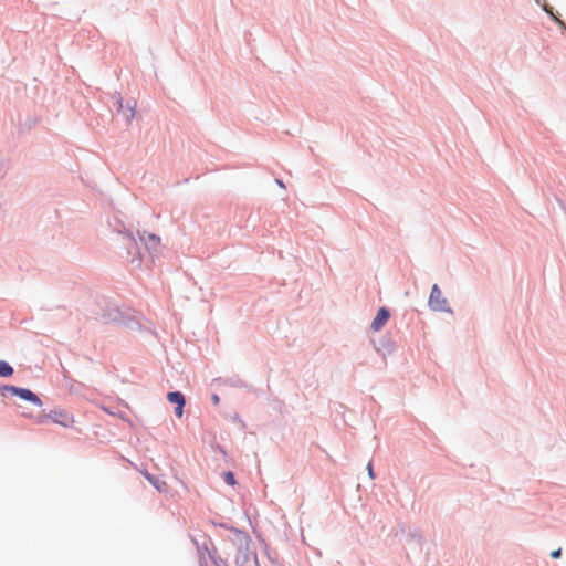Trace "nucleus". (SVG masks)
<instances>
[{
	"mask_svg": "<svg viewBox=\"0 0 566 566\" xmlns=\"http://www.w3.org/2000/svg\"><path fill=\"white\" fill-rule=\"evenodd\" d=\"M23 417L33 419L36 423H44L46 421H51L64 428H71L75 423L74 416L66 411L65 409L61 408L51 410L49 413L42 412L38 416H33L31 413H23Z\"/></svg>",
	"mask_w": 566,
	"mask_h": 566,
	"instance_id": "nucleus-1",
	"label": "nucleus"
},
{
	"mask_svg": "<svg viewBox=\"0 0 566 566\" xmlns=\"http://www.w3.org/2000/svg\"><path fill=\"white\" fill-rule=\"evenodd\" d=\"M0 392L3 397L10 394L20 397L23 400L30 401L31 403L38 407L42 406V401L39 398V396L27 388H19L15 386L6 385L0 388Z\"/></svg>",
	"mask_w": 566,
	"mask_h": 566,
	"instance_id": "nucleus-2",
	"label": "nucleus"
},
{
	"mask_svg": "<svg viewBox=\"0 0 566 566\" xmlns=\"http://www.w3.org/2000/svg\"><path fill=\"white\" fill-rule=\"evenodd\" d=\"M429 307L437 312H448V301L443 297L441 290L437 284L431 289V293L428 301Z\"/></svg>",
	"mask_w": 566,
	"mask_h": 566,
	"instance_id": "nucleus-3",
	"label": "nucleus"
},
{
	"mask_svg": "<svg viewBox=\"0 0 566 566\" xmlns=\"http://www.w3.org/2000/svg\"><path fill=\"white\" fill-rule=\"evenodd\" d=\"M389 317H390L389 311L386 307H380L376 317L374 318V321L371 323V328L375 332L380 331L385 326V324L388 322Z\"/></svg>",
	"mask_w": 566,
	"mask_h": 566,
	"instance_id": "nucleus-4",
	"label": "nucleus"
},
{
	"mask_svg": "<svg viewBox=\"0 0 566 566\" xmlns=\"http://www.w3.org/2000/svg\"><path fill=\"white\" fill-rule=\"evenodd\" d=\"M167 399L171 403H176L177 407L175 409V413L178 418L182 416L184 412V406H185V397L179 391H172L167 395Z\"/></svg>",
	"mask_w": 566,
	"mask_h": 566,
	"instance_id": "nucleus-5",
	"label": "nucleus"
},
{
	"mask_svg": "<svg viewBox=\"0 0 566 566\" xmlns=\"http://www.w3.org/2000/svg\"><path fill=\"white\" fill-rule=\"evenodd\" d=\"M139 239L149 251H157L160 244L159 237L153 233H144L139 237Z\"/></svg>",
	"mask_w": 566,
	"mask_h": 566,
	"instance_id": "nucleus-6",
	"label": "nucleus"
},
{
	"mask_svg": "<svg viewBox=\"0 0 566 566\" xmlns=\"http://www.w3.org/2000/svg\"><path fill=\"white\" fill-rule=\"evenodd\" d=\"M13 374V368L3 360H0V376L10 377Z\"/></svg>",
	"mask_w": 566,
	"mask_h": 566,
	"instance_id": "nucleus-7",
	"label": "nucleus"
},
{
	"mask_svg": "<svg viewBox=\"0 0 566 566\" xmlns=\"http://www.w3.org/2000/svg\"><path fill=\"white\" fill-rule=\"evenodd\" d=\"M223 479H224L226 483L229 484V485H234L235 484V479H234V475H233V473L231 471L224 472Z\"/></svg>",
	"mask_w": 566,
	"mask_h": 566,
	"instance_id": "nucleus-8",
	"label": "nucleus"
},
{
	"mask_svg": "<svg viewBox=\"0 0 566 566\" xmlns=\"http://www.w3.org/2000/svg\"><path fill=\"white\" fill-rule=\"evenodd\" d=\"M367 471H368V475L369 478L373 480L375 479V473H374V469H373V463L371 461L367 464Z\"/></svg>",
	"mask_w": 566,
	"mask_h": 566,
	"instance_id": "nucleus-9",
	"label": "nucleus"
},
{
	"mask_svg": "<svg viewBox=\"0 0 566 566\" xmlns=\"http://www.w3.org/2000/svg\"><path fill=\"white\" fill-rule=\"evenodd\" d=\"M560 554H562V551H560V548H558V549H556V551H553V552L551 553V556H552L553 558H558V557L560 556Z\"/></svg>",
	"mask_w": 566,
	"mask_h": 566,
	"instance_id": "nucleus-10",
	"label": "nucleus"
},
{
	"mask_svg": "<svg viewBox=\"0 0 566 566\" xmlns=\"http://www.w3.org/2000/svg\"><path fill=\"white\" fill-rule=\"evenodd\" d=\"M140 260H142V256H140V255H138L136 259H135V258H133V259H132V263H135V262H136V264H137V265H139Z\"/></svg>",
	"mask_w": 566,
	"mask_h": 566,
	"instance_id": "nucleus-11",
	"label": "nucleus"
},
{
	"mask_svg": "<svg viewBox=\"0 0 566 566\" xmlns=\"http://www.w3.org/2000/svg\"><path fill=\"white\" fill-rule=\"evenodd\" d=\"M212 401L214 405H218L219 403V397L217 395H213L212 396Z\"/></svg>",
	"mask_w": 566,
	"mask_h": 566,
	"instance_id": "nucleus-12",
	"label": "nucleus"
},
{
	"mask_svg": "<svg viewBox=\"0 0 566 566\" xmlns=\"http://www.w3.org/2000/svg\"><path fill=\"white\" fill-rule=\"evenodd\" d=\"M130 116H134V109L130 108Z\"/></svg>",
	"mask_w": 566,
	"mask_h": 566,
	"instance_id": "nucleus-13",
	"label": "nucleus"
}]
</instances>
